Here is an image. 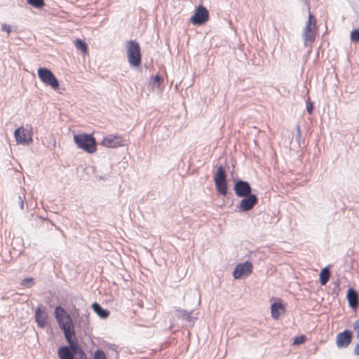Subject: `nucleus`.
Masks as SVG:
<instances>
[{
	"instance_id": "f257e3e1",
	"label": "nucleus",
	"mask_w": 359,
	"mask_h": 359,
	"mask_svg": "<svg viewBox=\"0 0 359 359\" xmlns=\"http://www.w3.org/2000/svg\"><path fill=\"white\" fill-rule=\"evenodd\" d=\"M71 316H55L60 328L63 330L65 337L69 346H62L57 353L60 359H76L81 357L82 349L78 345L75 337L74 327Z\"/></svg>"
},
{
	"instance_id": "f03ea898",
	"label": "nucleus",
	"mask_w": 359,
	"mask_h": 359,
	"mask_svg": "<svg viewBox=\"0 0 359 359\" xmlns=\"http://www.w3.org/2000/svg\"><path fill=\"white\" fill-rule=\"evenodd\" d=\"M73 140L79 149L88 154H93L96 151V142L92 135L86 133L74 134Z\"/></svg>"
},
{
	"instance_id": "7ed1b4c3",
	"label": "nucleus",
	"mask_w": 359,
	"mask_h": 359,
	"mask_svg": "<svg viewBox=\"0 0 359 359\" xmlns=\"http://www.w3.org/2000/svg\"><path fill=\"white\" fill-rule=\"evenodd\" d=\"M126 54L128 63L134 67H138L141 63V53L139 43L133 40L126 42Z\"/></svg>"
},
{
	"instance_id": "20e7f679",
	"label": "nucleus",
	"mask_w": 359,
	"mask_h": 359,
	"mask_svg": "<svg viewBox=\"0 0 359 359\" xmlns=\"http://www.w3.org/2000/svg\"><path fill=\"white\" fill-rule=\"evenodd\" d=\"M37 74L41 81L46 86L50 87L54 90L59 88V81L49 69L40 67L37 70Z\"/></svg>"
},
{
	"instance_id": "39448f33",
	"label": "nucleus",
	"mask_w": 359,
	"mask_h": 359,
	"mask_svg": "<svg viewBox=\"0 0 359 359\" xmlns=\"http://www.w3.org/2000/svg\"><path fill=\"white\" fill-rule=\"evenodd\" d=\"M14 137L18 144L25 146L31 144L32 140V127L31 126H20L14 131Z\"/></svg>"
},
{
	"instance_id": "423d86ee",
	"label": "nucleus",
	"mask_w": 359,
	"mask_h": 359,
	"mask_svg": "<svg viewBox=\"0 0 359 359\" xmlns=\"http://www.w3.org/2000/svg\"><path fill=\"white\" fill-rule=\"evenodd\" d=\"M316 33V20L315 17L309 11L308 20L303 31V38L305 45L310 41H313Z\"/></svg>"
},
{
	"instance_id": "0eeeda50",
	"label": "nucleus",
	"mask_w": 359,
	"mask_h": 359,
	"mask_svg": "<svg viewBox=\"0 0 359 359\" xmlns=\"http://www.w3.org/2000/svg\"><path fill=\"white\" fill-rule=\"evenodd\" d=\"M214 181L217 191L225 196L227 192V185L225 172L222 165L218 168L214 176Z\"/></svg>"
},
{
	"instance_id": "6e6552de",
	"label": "nucleus",
	"mask_w": 359,
	"mask_h": 359,
	"mask_svg": "<svg viewBox=\"0 0 359 359\" xmlns=\"http://www.w3.org/2000/svg\"><path fill=\"white\" fill-rule=\"evenodd\" d=\"M252 270L253 265L250 262L239 263L235 266L233 276L235 279L245 278L252 273Z\"/></svg>"
},
{
	"instance_id": "1a4fd4ad",
	"label": "nucleus",
	"mask_w": 359,
	"mask_h": 359,
	"mask_svg": "<svg viewBox=\"0 0 359 359\" xmlns=\"http://www.w3.org/2000/svg\"><path fill=\"white\" fill-rule=\"evenodd\" d=\"M100 144L107 148H117L124 146V140L118 135H107L101 142Z\"/></svg>"
},
{
	"instance_id": "9d476101",
	"label": "nucleus",
	"mask_w": 359,
	"mask_h": 359,
	"mask_svg": "<svg viewBox=\"0 0 359 359\" xmlns=\"http://www.w3.org/2000/svg\"><path fill=\"white\" fill-rule=\"evenodd\" d=\"M209 19V13L208 10L202 6H198L194 15L190 18L191 22L194 25H201L207 22Z\"/></svg>"
},
{
	"instance_id": "9b49d317",
	"label": "nucleus",
	"mask_w": 359,
	"mask_h": 359,
	"mask_svg": "<svg viewBox=\"0 0 359 359\" xmlns=\"http://www.w3.org/2000/svg\"><path fill=\"white\" fill-rule=\"evenodd\" d=\"M243 198L237 205V209L239 212H246L252 209L258 201L257 197L255 194H251Z\"/></svg>"
},
{
	"instance_id": "f8f14e48",
	"label": "nucleus",
	"mask_w": 359,
	"mask_h": 359,
	"mask_svg": "<svg viewBox=\"0 0 359 359\" xmlns=\"http://www.w3.org/2000/svg\"><path fill=\"white\" fill-rule=\"evenodd\" d=\"M233 190L238 197H246L252 194V189L249 183L243 180H238L235 183Z\"/></svg>"
},
{
	"instance_id": "ddd939ff",
	"label": "nucleus",
	"mask_w": 359,
	"mask_h": 359,
	"mask_svg": "<svg viewBox=\"0 0 359 359\" xmlns=\"http://www.w3.org/2000/svg\"><path fill=\"white\" fill-rule=\"evenodd\" d=\"M351 340V333L348 330L339 333L336 337V344L338 347H346Z\"/></svg>"
},
{
	"instance_id": "4468645a",
	"label": "nucleus",
	"mask_w": 359,
	"mask_h": 359,
	"mask_svg": "<svg viewBox=\"0 0 359 359\" xmlns=\"http://www.w3.org/2000/svg\"><path fill=\"white\" fill-rule=\"evenodd\" d=\"M346 297L350 307L355 310L358 305V295L357 292L352 288L348 289L346 293Z\"/></svg>"
},
{
	"instance_id": "2eb2a0df",
	"label": "nucleus",
	"mask_w": 359,
	"mask_h": 359,
	"mask_svg": "<svg viewBox=\"0 0 359 359\" xmlns=\"http://www.w3.org/2000/svg\"><path fill=\"white\" fill-rule=\"evenodd\" d=\"M285 311V306L280 302H275L271 306V314H281Z\"/></svg>"
},
{
	"instance_id": "dca6fc26",
	"label": "nucleus",
	"mask_w": 359,
	"mask_h": 359,
	"mask_svg": "<svg viewBox=\"0 0 359 359\" xmlns=\"http://www.w3.org/2000/svg\"><path fill=\"white\" fill-rule=\"evenodd\" d=\"M74 46L76 49L81 50L83 54L87 55L88 53V46L86 42L81 39H76L74 41Z\"/></svg>"
},
{
	"instance_id": "f3484780",
	"label": "nucleus",
	"mask_w": 359,
	"mask_h": 359,
	"mask_svg": "<svg viewBox=\"0 0 359 359\" xmlns=\"http://www.w3.org/2000/svg\"><path fill=\"white\" fill-rule=\"evenodd\" d=\"M330 271L327 268H323L320 273V282L322 285H325L330 278Z\"/></svg>"
},
{
	"instance_id": "a211bd4d",
	"label": "nucleus",
	"mask_w": 359,
	"mask_h": 359,
	"mask_svg": "<svg viewBox=\"0 0 359 359\" xmlns=\"http://www.w3.org/2000/svg\"><path fill=\"white\" fill-rule=\"evenodd\" d=\"M185 326H192L194 320L192 316H177Z\"/></svg>"
},
{
	"instance_id": "6ab92c4d",
	"label": "nucleus",
	"mask_w": 359,
	"mask_h": 359,
	"mask_svg": "<svg viewBox=\"0 0 359 359\" xmlns=\"http://www.w3.org/2000/svg\"><path fill=\"white\" fill-rule=\"evenodd\" d=\"M27 3L36 8H41L45 5L43 0H27Z\"/></svg>"
},
{
	"instance_id": "aec40b11",
	"label": "nucleus",
	"mask_w": 359,
	"mask_h": 359,
	"mask_svg": "<svg viewBox=\"0 0 359 359\" xmlns=\"http://www.w3.org/2000/svg\"><path fill=\"white\" fill-rule=\"evenodd\" d=\"M92 309L97 314H109V311L102 309L99 304L96 302L92 304Z\"/></svg>"
},
{
	"instance_id": "412c9836",
	"label": "nucleus",
	"mask_w": 359,
	"mask_h": 359,
	"mask_svg": "<svg viewBox=\"0 0 359 359\" xmlns=\"http://www.w3.org/2000/svg\"><path fill=\"white\" fill-rule=\"evenodd\" d=\"M35 320L40 327H43L46 323V316H35Z\"/></svg>"
},
{
	"instance_id": "4be33fe9",
	"label": "nucleus",
	"mask_w": 359,
	"mask_h": 359,
	"mask_svg": "<svg viewBox=\"0 0 359 359\" xmlns=\"http://www.w3.org/2000/svg\"><path fill=\"white\" fill-rule=\"evenodd\" d=\"M34 284V280L32 278H25L21 282V285L26 287H31Z\"/></svg>"
},
{
	"instance_id": "5701e85b",
	"label": "nucleus",
	"mask_w": 359,
	"mask_h": 359,
	"mask_svg": "<svg viewBox=\"0 0 359 359\" xmlns=\"http://www.w3.org/2000/svg\"><path fill=\"white\" fill-rule=\"evenodd\" d=\"M93 359H107V358L104 351L98 349L94 352Z\"/></svg>"
},
{
	"instance_id": "b1692460",
	"label": "nucleus",
	"mask_w": 359,
	"mask_h": 359,
	"mask_svg": "<svg viewBox=\"0 0 359 359\" xmlns=\"http://www.w3.org/2000/svg\"><path fill=\"white\" fill-rule=\"evenodd\" d=\"M351 39L354 42L359 41V29H355L351 32Z\"/></svg>"
},
{
	"instance_id": "393cba45",
	"label": "nucleus",
	"mask_w": 359,
	"mask_h": 359,
	"mask_svg": "<svg viewBox=\"0 0 359 359\" xmlns=\"http://www.w3.org/2000/svg\"><path fill=\"white\" fill-rule=\"evenodd\" d=\"M306 337L304 335H301L299 337H297L293 340V344L294 345H299L304 342Z\"/></svg>"
},
{
	"instance_id": "a878e982",
	"label": "nucleus",
	"mask_w": 359,
	"mask_h": 359,
	"mask_svg": "<svg viewBox=\"0 0 359 359\" xmlns=\"http://www.w3.org/2000/svg\"><path fill=\"white\" fill-rule=\"evenodd\" d=\"M1 29L2 31L6 32L8 34H9L11 32V26L5 23L1 25Z\"/></svg>"
},
{
	"instance_id": "bb28decb",
	"label": "nucleus",
	"mask_w": 359,
	"mask_h": 359,
	"mask_svg": "<svg viewBox=\"0 0 359 359\" xmlns=\"http://www.w3.org/2000/svg\"><path fill=\"white\" fill-rule=\"evenodd\" d=\"M353 328H354L355 332L357 334L358 338L359 339V319L355 322Z\"/></svg>"
},
{
	"instance_id": "cd10ccee",
	"label": "nucleus",
	"mask_w": 359,
	"mask_h": 359,
	"mask_svg": "<svg viewBox=\"0 0 359 359\" xmlns=\"http://www.w3.org/2000/svg\"><path fill=\"white\" fill-rule=\"evenodd\" d=\"M306 109L308 113L311 114L313 109V104L311 102H307Z\"/></svg>"
},
{
	"instance_id": "c85d7f7f",
	"label": "nucleus",
	"mask_w": 359,
	"mask_h": 359,
	"mask_svg": "<svg viewBox=\"0 0 359 359\" xmlns=\"http://www.w3.org/2000/svg\"><path fill=\"white\" fill-rule=\"evenodd\" d=\"M44 312V308L42 306H38L35 314H42Z\"/></svg>"
},
{
	"instance_id": "c756f323",
	"label": "nucleus",
	"mask_w": 359,
	"mask_h": 359,
	"mask_svg": "<svg viewBox=\"0 0 359 359\" xmlns=\"http://www.w3.org/2000/svg\"><path fill=\"white\" fill-rule=\"evenodd\" d=\"M63 312H64V310L62 307L57 306V308H55V314H61Z\"/></svg>"
},
{
	"instance_id": "7c9ffc66",
	"label": "nucleus",
	"mask_w": 359,
	"mask_h": 359,
	"mask_svg": "<svg viewBox=\"0 0 359 359\" xmlns=\"http://www.w3.org/2000/svg\"><path fill=\"white\" fill-rule=\"evenodd\" d=\"M18 202H19V205H20V208L21 210H22L23 205H24V201H23V199L20 196H19V198H18Z\"/></svg>"
},
{
	"instance_id": "2f4dec72",
	"label": "nucleus",
	"mask_w": 359,
	"mask_h": 359,
	"mask_svg": "<svg viewBox=\"0 0 359 359\" xmlns=\"http://www.w3.org/2000/svg\"><path fill=\"white\" fill-rule=\"evenodd\" d=\"M76 359H88V357L83 351H81V357L76 358Z\"/></svg>"
},
{
	"instance_id": "473e14b6",
	"label": "nucleus",
	"mask_w": 359,
	"mask_h": 359,
	"mask_svg": "<svg viewBox=\"0 0 359 359\" xmlns=\"http://www.w3.org/2000/svg\"><path fill=\"white\" fill-rule=\"evenodd\" d=\"M297 137L298 139L301 137V130L299 126H297Z\"/></svg>"
},
{
	"instance_id": "72a5a7b5",
	"label": "nucleus",
	"mask_w": 359,
	"mask_h": 359,
	"mask_svg": "<svg viewBox=\"0 0 359 359\" xmlns=\"http://www.w3.org/2000/svg\"><path fill=\"white\" fill-rule=\"evenodd\" d=\"M354 354L356 355H359V344L356 345L354 348Z\"/></svg>"
},
{
	"instance_id": "f704fd0d",
	"label": "nucleus",
	"mask_w": 359,
	"mask_h": 359,
	"mask_svg": "<svg viewBox=\"0 0 359 359\" xmlns=\"http://www.w3.org/2000/svg\"><path fill=\"white\" fill-rule=\"evenodd\" d=\"M154 81L156 82H159L160 81V77L158 76H155L154 78Z\"/></svg>"
},
{
	"instance_id": "c9c22d12",
	"label": "nucleus",
	"mask_w": 359,
	"mask_h": 359,
	"mask_svg": "<svg viewBox=\"0 0 359 359\" xmlns=\"http://www.w3.org/2000/svg\"><path fill=\"white\" fill-rule=\"evenodd\" d=\"M107 316H104V315L100 316V317L101 318H103V319L106 318Z\"/></svg>"
},
{
	"instance_id": "e433bc0d",
	"label": "nucleus",
	"mask_w": 359,
	"mask_h": 359,
	"mask_svg": "<svg viewBox=\"0 0 359 359\" xmlns=\"http://www.w3.org/2000/svg\"><path fill=\"white\" fill-rule=\"evenodd\" d=\"M272 316H273V317L274 318V319H276V320H278V317H279V316H278V315Z\"/></svg>"
}]
</instances>
